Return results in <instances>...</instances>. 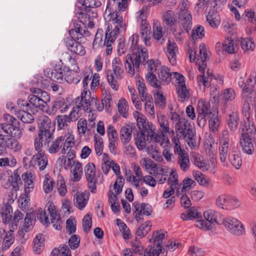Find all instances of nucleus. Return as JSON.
<instances>
[{
    "label": "nucleus",
    "instance_id": "obj_61",
    "mask_svg": "<svg viewBox=\"0 0 256 256\" xmlns=\"http://www.w3.org/2000/svg\"><path fill=\"white\" fill-rule=\"evenodd\" d=\"M58 190L62 196H64L67 192V188L64 180L62 176H59L57 181Z\"/></svg>",
    "mask_w": 256,
    "mask_h": 256
},
{
    "label": "nucleus",
    "instance_id": "obj_9",
    "mask_svg": "<svg viewBox=\"0 0 256 256\" xmlns=\"http://www.w3.org/2000/svg\"><path fill=\"white\" fill-rule=\"evenodd\" d=\"M164 236V233H160L158 231L154 232L152 238L150 240H154V244L147 246L144 252V256H160V254L162 252V240Z\"/></svg>",
    "mask_w": 256,
    "mask_h": 256
},
{
    "label": "nucleus",
    "instance_id": "obj_42",
    "mask_svg": "<svg viewBox=\"0 0 256 256\" xmlns=\"http://www.w3.org/2000/svg\"><path fill=\"white\" fill-rule=\"evenodd\" d=\"M138 89L140 96L142 98V100H149L151 96L147 93V88L144 80H139L138 81Z\"/></svg>",
    "mask_w": 256,
    "mask_h": 256
},
{
    "label": "nucleus",
    "instance_id": "obj_29",
    "mask_svg": "<svg viewBox=\"0 0 256 256\" xmlns=\"http://www.w3.org/2000/svg\"><path fill=\"white\" fill-rule=\"evenodd\" d=\"M1 144L2 146L4 148V152H5L6 148L16 152L22 148L17 140L13 138H8V136H6V138L4 142H1Z\"/></svg>",
    "mask_w": 256,
    "mask_h": 256
},
{
    "label": "nucleus",
    "instance_id": "obj_13",
    "mask_svg": "<svg viewBox=\"0 0 256 256\" xmlns=\"http://www.w3.org/2000/svg\"><path fill=\"white\" fill-rule=\"evenodd\" d=\"M228 132L224 130L220 138L219 144L220 158L222 162H224L228 156L230 155L231 148L230 147Z\"/></svg>",
    "mask_w": 256,
    "mask_h": 256
},
{
    "label": "nucleus",
    "instance_id": "obj_15",
    "mask_svg": "<svg viewBox=\"0 0 256 256\" xmlns=\"http://www.w3.org/2000/svg\"><path fill=\"white\" fill-rule=\"evenodd\" d=\"M174 74L178 80L176 88L178 100L180 102H182L189 98L190 96V92L184 84V76L182 74L176 72H175Z\"/></svg>",
    "mask_w": 256,
    "mask_h": 256
},
{
    "label": "nucleus",
    "instance_id": "obj_10",
    "mask_svg": "<svg viewBox=\"0 0 256 256\" xmlns=\"http://www.w3.org/2000/svg\"><path fill=\"white\" fill-rule=\"evenodd\" d=\"M38 123L40 136H45L47 138H52L54 129L52 124L50 118L48 116L42 114L39 116Z\"/></svg>",
    "mask_w": 256,
    "mask_h": 256
},
{
    "label": "nucleus",
    "instance_id": "obj_46",
    "mask_svg": "<svg viewBox=\"0 0 256 256\" xmlns=\"http://www.w3.org/2000/svg\"><path fill=\"white\" fill-rule=\"evenodd\" d=\"M174 73L170 72V69L168 68L162 66L158 72V77L162 81L168 84L172 80V74L175 76Z\"/></svg>",
    "mask_w": 256,
    "mask_h": 256
},
{
    "label": "nucleus",
    "instance_id": "obj_28",
    "mask_svg": "<svg viewBox=\"0 0 256 256\" xmlns=\"http://www.w3.org/2000/svg\"><path fill=\"white\" fill-rule=\"evenodd\" d=\"M167 56L172 65L174 66L176 64V54L178 52V48L175 42H171L168 40L167 46Z\"/></svg>",
    "mask_w": 256,
    "mask_h": 256
},
{
    "label": "nucleus",
    "instance_id": "obj_6",
    "mask_svg": "<svg viewBox=\"0 0 256 256\" xmlns=\"http://www.w3.org/2000/svg\"><path fill=\"white\" fill-rule=\"evenodd\" d=\"M112 71L108 70L107 71V79L109 84L114 90L118 89V84L117 80L122 78L124 73V68L122 60L119 58H115L112 61Z\"/></svg>",
    "mask_w": 256,
    "mask_h": 256
},
{
    "label": "nucleus",
    "instance_id": "obj_27",
    "mask_svg": "<svg viewBox=\"0 0 256 256\" xmlns=\"http://www.w3.org/2000/svg\"><path fill=\"white\" fill-rule=\"evenodd\" d=\"M88 192L76 193L74 196V204L80 210L86 206L88 200Z\"/></svg>",
    "mask_w": 256,
    "mask_h": 256
},
{
    "label": "nucleus",
    "instance_id": "obj_7",
    "mask_svg": "<svg viewBox=\"0 0 256 256\" xmlns=\"http://www.w3.org/2000/svg\"><path fill=\"white\" fill-rule=\"evenodd\" d=\"M4 118L7 123H2L0 125L4 132L10 134L12 137L19 138L22 136V132L19 128L18 120L10 114L4 115Z\"/></svg>",
    "mask_w": 256,
    "mask_h": 256
},
{
    "label": "nucleus",
    "instance_id": "obj_14",
    "mask_svg": "<svg viewBox=\"0 0 256 256\" xmlns=\"http://www.w3.org/2000/svg\"><path fill=\"white\" fill-rule=\"evenodd\" d=\"M222 224L228 231L235 235L240 236L244 232L242 223L234 218L228 217L224 218L222 221Z\"/></svg>",
    "mask_w": 256,
    "mask_h": 256
},
{
    "label": "nucleus",
    "instance_id": "obj_58",
    "mask_svg": "<svg viewBox=\"0 0 256 256\" xmlns=\"http://www.w3.org/2000/svg\"><path fill=\"white\" fill-rule=\"evenodd\" d=\"M16 160L14 158H0V166L1 167H14L16 164Z\"/></svg>",
    "mask_w": 256,
    "mask_h": 256
},
{
    "label": "nucleus",
    "instance_id": "obj_41",
    "mask_svg": "<svg viewBox=\"0 0 256 256\" xmlns=\"http://www.w3.org/2000/svg\"><path fill=\"white\" fill-rule=\"evenodd\" d=\"M82 78V76L78 72L71 71L70 70L69 72L65 73L64 80L70 84H78Z\"/></svg>",
    "mask_w": 256,
    "mask_h": 256
},
{
    "label": "nucleus",
    "instance_id": "obj_11",
    "mask_svg": "<svg viewBox=\"0 0 256 256\" xmlns=\"http://www.w3.org/2000/svg\"><path fill=\"white\" fill-rule=\"evenodd\" d=\"M70 68L66 66H57L54 70L46 68L44 70V75L53 81L62 83L64 81L65 73L69 72Z\"/></svg>",
    "mask_w": 256,
    "mask_h": 256
},
{
    "label": "nucleus",
    "instance_id": "obj_1",
    "mask_svg": "<svg viewBox=\"0 0 256 256\" xmlns=\"http://www.w3.org/2000/svg\"><path fill=\"white\" fill-rule=\"evenodd\" d=\"M136 122L140 132H138L135 140L136 144L140 150L145 148L146 141L162 144V138L160 134L156 133L154 125L150 124L142 116H138Z\"/></svg>",
    "mask_w": 256,
    "mask_h": 256
},
{
    "label": "nucleus",
    "instance_id": "obj_57",
    "mask_svg": "<svg viewBox=\"0 0 256 256\" xmlns=\"http://www.w3.org/2000/svg\"><path fill=\"white\" fill-rule=\"evenodd\" d=\"M117 224L120 228V230L122 233L123 238L125 240H128L130 238V232L126 225L120 220H116Z\"/></svg>",
    "mask_w": 256,
    "mask_h": 256
},
{
    "label": "nucleus",
    "instance_id": "obj_5",
    "mask_svg": "<svg viewBox=\"0 0 256 256\" xmlns=\"http://www.w3.org/2000/svg\"><path fill=\"white\" fill-rule=\"evenodd\" d=\"M242 129V136L240 138V144L244 152L251 154L254 152V148L252 141L256 135V132L253 125L248 126L246 124L240 128Z\"/></svg>",
    "mask_w": 256,
    "mask_h": 256
},
{
    "label": "nucleus",
    "instance_id": "obj_50",
    "mask_svg": "<svg viewBox=\"0 0 256 256\" xmlns=\"http://www.w3.org/2000/svg\"><path fill=\"white\" fill-rule=\"evenodd\" d=\"M146 78L147 82L149 84L155 88L157 89H160V82L158 80L156 76L152 72H148L146 75Z\"/></svg>",
    "mask_w": 256,
    "mask_h": 256
},
{
    "label": "nucleus",
    "instance_id": "obj_18",
    "mask_svg": "<svg viewBox=\"0 0 256 256\" xmlns=\"http://www.w3.org/2000/svg\"><path fill=\"white\" fill-rule=\"evenodd\" d=\"M194 132L192 126L186 119H182L176 124V134H180V138L182 139L186 138L188 136H190Z\"/></svg>",
    "mask_w": 256,
    "mask_h": 256
},
{
    "label": "nucleus",
    "instance_id": "obj_55",
    "mask_svg": "<svg viewBox=\"0 0 256 256\" xmlns=\"http://www.w3.org/2000/svg\"><path fill=\"white\" fill-rule=\"evenodd\" d=\"M9 180L10 182L14 188L18 187L19 184H22V180L20 176L19 170L18 169L14 170V172L12 174Z\"/></svg>",
    "mask_w": 256,
    "mask_h": 256
},
{
    "label": "nucleus",
    "instance_id": "obj_53",
    "mask_svg": "<svg viewBox=\"0 0 256 256\" xmlns=\"http://www.w3.org/2000/svg\"><path fill=\"white\" fill-rule=\"evenodd\" d=\"M40 136V134H38V137H36L34 139V148L35 150L37 151V152H42V142L45 140L46 142L49 143L50 140L52 138H47L45 136Z\"/></svg>",
    "mask_w": 256,
    "mask_h": 256
},
{
    "label": "nucleus",
    "instance_id": "obj_45",
    "mask_svg": "<svg viewBox=\"0 0 256 256\" xmlns=\"http://www.w3.org/2000/svg\"><path fill=\"white\" fill-rule=\"evenodd\" d=\"M18 202L19 206L22 210H27L30 206V194H26V192H24V193L22 194L20 196Z\"/></svg>",
    "mask_w": 256,
    "mask_h": 256
},
{
    "label": "nucleus",
    "instance_id": "obj_26",
    "mask_svg": "<svg viewBox=\"0 0 256 256\" xmlns=\"http://www.w3.org/2000/svg\"><path fill=\"white\" fill-rule=\"evenodd\" d=\"M178 155V163L179 166L184 172L187 171L190 166V162L188 153L185 150L179 152L176 154Z\"/></svg>",
    "mask_w": 256,
    "mask_h": 256
},
{
    "label": "nucleus",
    "instance_id": "obj_16",
    "mask_svg": "<svg viewBox=\"0 0 256 256\" xmlns=\"http://www.w3.org/2000/svg\"><path fill=\"white\" fill-rule=\"evenodd\" d=\"M90 92L89 90H84L81 94V100L80 102V109L82 108L86 112H91L92 110V106L97 105L98 99L95 98H91Z\"/></svg>",
    "mask_w": 256,
    "mask_h": 256
},
{
    "label": "nucleus",
    "instance_id": "obj_56",
    "mask_svg": "<svg viewBox=\"0 0 256 256\" xmlns=\"http://www.w3.org/2000/svg\"><path fill=\"white\" fill-rule=\"evenodd\" d=\"M118 111L123 117L126 118L128 116V106L127 104L126 100L124 98H121L118 104Z\"/></svg>",
    "mask_w": 256,
    "mask_h": 256
},
{
    "label": "nucleus",
    "instance_id": "obj_12",
    "mask_svg": "<svg viewBox=\"0 0 256 256\" xmlns=\"http://www.w3.org/2000/svg\"><path fill=\"white\" fill-rule=\"evenodd\" d=\"M132 205L133 210L135 213L134 218L138 222H142L144 220L143 215L150 216L152 212V208L148 203L140 204L138 201H135Z\"/></svg>",
    "mask_w": 256,
    "mask_h": 256
},
{
    "label": "nucleus",
    "instance_id": "obj_47",
    "mask_svg": "<svg viewBox=\"0 0 256 256\" xmlns=\"http://www.w3.org/2000/svg\"><path fill=\"white\" fill-rule=\"evenodd\" d=\"M2 248L6 250L14 242V231L10 230L8 232H6L4 238L2 240Z\"/></svg>",
    "mask_w": 256,
    "mask_h": 256
},
{
    "label": "nucleus",
    "instance_id": "obj_21",
    "mask_svg": "<svg viewBox=\"0 0 256 256\" xmlns=\"http://www.w3.org/2000/svg\"><path fill=\"white\" fill-rule=\"evenodd\" d=\"M48 164V158L44 152L35 154L31 158L30 166H34L37 165L40 170H43Z\"/></svg>",
    "mask_w": 256,
    "mask_h": 256
},
{
    "label": "nucleus",
    "instance_id": "obj_59",
    "mask_svg": "<svg viewBox=\"0 0 256 256\" xmlns=\"http://www.w3.org/2000/svg\"><path fill=\"white\" fill-rule=\"evenodd\" d=\"M58 126L60 129L64 128L72 122L67 115H60L56 117Z\"/></svg>",
    "mask_w": 256,
    "mask_h": 256
},
{
    "label": "nucleus",
    "instance_id": "obj_38",
    "mask_svg": "<svg viewBox=\"0 0 256 256\" xmlns=\"http://www.w3.org/2000/svg\"><path fill=\"white\" fill-rule=\"evenodd\" d=\"M44 238L42 234H38L34 239V250L35 254H39L44 248Z\"/></svg>",
    "mask_w": 256,
    "mask_h": 256
},
{
    "label": "nucleus",
    "instance_id": "obj_34",
    "mask_svg": "<svg viewBox=\"0 0 256 256\" xmlns=\"http://www.w3.org/2000/svg\"><path fill=\"white\" fill-rule=\"evenodd\" d=\"M212 78H215V75L208 72L206 76L204 75V74L198 76V83L200 86L202 85L204 87H209L210 85Z\"/></svg>",
    "mask_w": 256,
    "mask_h": 256
},
{
    "label": "nucleus",
    "instance_id": "obj_23",
    "mask_svg": "<svg viewBox=\"0 0 256 256\" xmlns=\"http://www.w3.org/2000/svg\"><path fill=\"white\" fill-rule=\"evenodd\" d=\"M22 178L24 183V192L26 194H30L34 188L35 174L31 172H25L22 174Z\"/></svg>",
    "mask_w": 256,
    "mask_h": 256
},
{
    "label": "nucleus",
    "instance_id": "obj_24",
    "mask_svg": "<svg viewBox=\"0 0 256 256\" xmlns=\"http://www.w3.org/2000/svg\"><path fill=\"white\" fill-rule=\"evenodd\" d=\"M136 129L134 124L123 126L120 131V138L124 144H128L131 140L132 132Z\"/></svg>",
    "mask_w": 256,
    "mask_h": 256
},
{
    "label": "nucleus",
    "instance_id": "obj_33",
    "mask_svg": "<svg viewBox=\"0 0 256 256\" xmlns=\"http://www.w3.org/2000/svg\"><path fill=\"white\" fill-rule=\"evenodd\" d=\"M239 118L236 112H232L227 118V124L232 132L235 131L238 126Z\"/></svg>",
    "mask_w": 256,
    "mask_h": 256
},
{
    "label": "nucleus",
    "instance_id": "obj_51",
    "mask_svg": "<svg viewBox=\"0 0 256 256\" xmlns=\"http://www.w3.org/2000/svg\"><path fill=\"white\" fill-rule=\"evenodd\" d=\"M163 20L170 26L174 25L176 22L174 12L170 10L166 12L163 14Z\"/></svg>",
    "mask_w": 256,
    "mask_h": 256
},
{
    "label": "nucleus",
    "instance_id": "obj_22",
    "mask_svg": "<svg viewBox=\"0 0 256 256\" xmlns=\"http://www.w3.org/2000/svg\"><path fill=\"white\" fill-rule=\"evenodd\" d=\"M179 20L182 28L188 33L192 26V16L188 10H182L179 12Z\"/></svg>",
    "mask_w": 256,
    "mask_h": 256
},
{
    "label": "nucleus",
    "instance_id": "obj_36",
    "mask_svg": "<svg viewBox=\"0 0 256 256\" xmlns=\"http://www.w3.org/2000/svg\"><path fill=\"white\" fill-rule=\"evenodd\" d=\"M12 206L8 204L4 205L2 209L1 214L3 222L5 224L9 223L12 220Z\"/></svg>",
    "mask_w": 256,
    "mask_h": 256
},
{
    "label": "nucleus",
    "instance_id": "obj_60",
    "mask_svg": "<svg viewBox=\"0 0 256 256\" xmlns=\"http://www.w3.org/2000/svg\"><path fill=\"white\" fill-rule=\"evenodd\" d=\"M229 198V196L224 194H221L217 198L216 204L219 208L222 209H226L227 208Z\"/></svg>",
    "mask_w": 256,
    "mask_h": 256
},
{
    "label": "nucleus",
    "instance_id": "obj_49",
    "mask_svg": "<svg viewBox=\"0 0 256 256\" xmlns=\"http://www.w3.org/2000/svg\"><path fill=\"white\" fill-rule=\"evenodd\" d=\"M206 20L210 26L212 28H216L220 24V20L218 16L214 12H210L206 17Z\"/></svg>",
    "mask_w": 256,
    "mask_h": 256
},
{
    "label": "nucleus",
    "instance_id": "obj_54",
    "mask_svg": "<svg viewBox=\"0 0 256 256\" xmlns=\"http://www.w3.org/2000/svg\"><path fill=\"white\" fill-rule=\"evenodd\" d=\"M241 47L244 52H252L255 48V44L252 40L249 38H242Z\"/></svg>",
    "mask_w": 256,
    "mask_h": 256
},
{
    "label": "nucleus",
    "instance_id": "obj_64",
    "mask_svg": "<svg viewBox=\"0 0 256 256\" xmlns=\"http://www.w3.org/2000/svg\"><path fill=\"white\" fill-rule=\"evenodd\" d=\"M235 98V92L232 88H226L224 90L222 95L220 96V100L226 102L228 100H232Z\"/></svg>",
    "mask_w": 256,
    "mask_h": 256
},
{
    "label": "nucleus",
    "instance_id": "obj_40",
    "mask_svg": "<svg viewBox=\"0 0 256 256\" xmlns=\"http://www.w3.org/2000/svg\"><path fill=\"white\" fill-rule=\"evenodd\" d=\"M196 210H187L186 213L183 212L180 214V218L184 220H192L194 219L202 220V216Z\"/></svg>",
    "mask_w": 256,
    "mask_h": 256
},
{
    "label": "nucleus",
    "instance_id": "obj_48",
    "mask_svg": "<svg viewBox=\"0 0 256 256\" xmlns=\"http://www.w3.org/2000/svg\"><path fill=\"white\" fill-rule=\"evenodd\" d=\"M158 119L162 133L164 134L168 132L170 127L168 119L164 114H161L158 116Z\"/></svg>",
    "mask_w": 256,
    "mask_h": 256
},
{
    "label": "nucleus",
    "instance_id": "obj_20",
    "mask_svg": "<svg viewBox=\"0 0 256 256\" xmlns=\"http://www.w3.org/2000/svg\"><path fill=\"white\" fill-rule=\"evenodd\" d=\"M64 42L68 48L72 52L80 56H84L86 54L84 48L81 44V40L76 42L70 37L64 39Z\"/></svg>",
    "mask_w": 256,
    "mask_h": 256
},
{
    "label": "nucleus",
    "instance_id": "obj_19",
    "mask_svg": "<svg viewBox=\"0 0 256 256\" xmlns=\"http://www.w3.org/2000/svg\"><path fill=\"white\" fill-rule=\"evenodd\" d=\"M70 106L69 102L66 100L64 98L60 99L53 102L52 106L48 108L46 112L50 115L53 116L58 110L60 112H65L68 108Z\"/></svg>",
    "mask_w": 256,
    "mask_h": 256
},
{
    "label": "nucleus",
    "instance_id": "obj_32",
    "mask_svg": "<svg viewBox=\"0 0 256 256\" xmlns=\"http://www.w3.org/2000/svg\"><path fill=\"white\" fill-rule=\"evenodd\" d=\"M30 91L32 94H35L38 97H40V100L45 106L47 104V103L50 102V96L48 92L37 88H32Z\"/></svg>",
    "mask_w": 256,
    "mask_h": 256
},
{
    "label": "nucleus",
    "instance_id": "obj_31",
    "mask_svg": "<svg viewBox=\"0 0 256 256\" xmlns=\"http://www.w3.org/2000/svg\"><path fill=\"white\" fill-rule=\"evenodd\" d=\"M222 48L226 52L230 54L236 52L238 48L236 42L231 38H228L224 42Z\"/></svg>",
    "mask_w": 256,
    "mask_h": 256
},
{
    "label": "nucleus",
    "instance_id": "obj_4",
    "mask_svg": "<svg viewBox=\"0 0 256 256\" xmlns=\"http://www.w3.org/2000/svg\"><path fill=\"white\" fill-rule=\"evenodd\" d=\"M148 58V54L145 48L138 47L132 50L131 54H127L125 58V68L128 72L134 75L135 71L139 72L140 65H146V60Z\"/></svg>",
    "mask_w": 256,
    "mask_h": 256
},
{
    "label": "nucleus",
    "instance_id": "obj_63",
    "mask_svg": "<svg viewBox=\"0 0 256 256\" xmlns=\"http://www.w3.org/2000/svg\"><path fill=\"white\" fill-rule=\"evenodd\" d=\"M92 225V214L90 213H88L82 220V227L86 233L87 234L90 232Z\"/></svg>",
    "mask_w": 256,
    "mask_h": 256
},
{
    "label": "nucleus",
    "instance_id": "obj_44",
    "mask_svg": "<svg viewBox=\"0 0 256 256\" xmlns=\"http://www.w3.org/2000/svg\"><path fill=\"white\" fill-rule=\"evenodd\" d=\"M204 26L202 25L197 24L193 28L190 36L192 40H196L204 37Z\"/></svg>",
    "mask_w": 256,
    "mask_h": 256
},
{
    "label": "nucleus",
    "instance_id": "obj_2",
    "mask_svg": "<svg viewBox=\"0 0 256 256\" xmlns=\"http://www.w3.org/2000/svg\"><path fill=\"white\" fill-rule=\"evenodd\" d=\"M110 14V23L105 33L104 40L103 43V46H106V52L107 55L112 53V45L114 44L120 31L126 30V24L124 22L122 17L120 16V12H115Z\"/></svg>",
    "mask_w": 256,
    "mask_h": 256
},
{
    "label": "nucleus",
    "instance_id": "obj_3",
    "mask_svg": "<svg viewBox=\"0 0 256 256\" xmlns=\"http://www.w3.org/2000/svg\"><path fill=\"white\" fill-rule=\"evenodd\" d=\"M210 107V103L206 101L202 100L198 102L196 108L198 124L200 128H202L206 124V120H208L210 130L215 132L218 130L220 122L218 112L212 111Z\"/></svg>",
    "mask_w": 256,
    "mask_h": 256
},
{
    "label": "nucleus",
    "instance_id": "obj_39",
    "mask_svg": "<svg viewBox=\"0 0 256 256\" xmlns=\"http://www.w3.org/2000/svg\"><path fill=\"white\" fill-rule=\"evenodd\" d=\"M63 141L64 140L62 138V136L58 137L49 146L48 152L50 154H56L60 150H62L63 147Z\"/></svg>",
    "mask_w": 256,
    "mask_h": 256
},
{
    "label": "nucleus",
    "instance_id": "obj_25",
    "mask_svg": "<svg viewBox=\"0 0 256 256\" xmlns=\"http://www.w3.org/2000/svg\"><path fill=\"white\" fill-rule=\"evenodd\" d=\"M68 32L70 36V38L76 42L78 41L84 36H88L89 33L88 31L86 30L85 26L83 28L78 24H74V28L70 30Z\"/></svg>",
    "mask_w": 256,
    "mask_h": 256
},
{
    "label": "nucleus",
    "instance_id": "obj_37",
    "mask_svg": "<svg viewBox=\"0 0 256 256\" xmlns=\"http://www.w3.org/2000/svg\"><path fill=\"white\" fill-rule=\"evenodd\" d=\"M152 31L154 38L159 42L160 44H162L166 42V38L163 37L162 27L160 24H154Z\"/></svg>",
    "mask_w": 256,
    "mask_h": 256
},
{
    "label": "nucleus",
    "instance_id": "obj_62",
    "mask_svg": "<svg viewBox=\"0 0 256 256\" xmlns=\"http://www.w3.org/2000/svg\"><path fill=\"white\" fill-rule=\"evenodd\" d=\"M151 32V28L149 24L146 20H142L140 31L141 36H147L148 35H150Z\"/></svg>",
    "mask_w": 256,
    "mask_h": 256
},
{
    "label": "nucleus",
    "instance_id": "obj_52",
    "mask_svg": "<svg viewBox=\"0 0 256 256\" xmlns=\"http://www.w3.org/2000/svg\"><path fill=\"white\" fill-rule=\"evenodd\" d=\"M39 98L35 94H30L28 96V102L30 104H31L36 108L43 110L46 106L40 101Z\"/></svg>",
    "mask_w": 256,
    "mask_h": 256
},
{
    "label": "nucleus",
    "instance_id": "obj_43",
    "mask_svg": "<svg viewBox=\"0 0 256 256\" xmlns=\"http://www.w3.org/2000/svg\"><path fill=\"white\" fill-rule=\"evenodd\" d=\"M152 226L150 221L148 220L146 222L138 228L136 234L140 238H143L150 230Z\"/></svg>",
    "mask_w": 256,
    "mask_h": 256
},
{
    "label": "nucleus",
    "instance_id": "obj_35",
    "mask_svg": "<svg viewBox=\"0 0 256 256\" xmlns=\"http://www.w3.org/2000/svg\"><path fill=\"white\" fill-rule=\"evenodd\" d=\"M28 110H16V115L20 119L22 122L25 123H32L34 120V118L32 115L28 112Z\"/></svg>",
    "mask_w": 256,
    "mask_h": 256
},
{
    "label": "nucleus",
    "instance_id": "obj_17",
    "mask_svg": "<svg viewBox=\"0 0 256 256\" xmlns=\"http://www.w3.org/2000/svg\"><path fill=\"white\" fill-rule=\"evenodd\" d=\"M84 172L88 186L91 189V192L95 193L97 180L96 178V167L94 164L92 162L88 163L85 166Z\"/></svg>",
    "mask_w": 256,
    "mask_h": 256
},
{
    "label": "nucleus",
    "instance_id": "obj_8",
    "mask_svg": "<svg viewBox=\"0 0 256 256\" xmlns=\"http://www.w3.org/2000/svg\"><path fill=\"white\" fill-rule=\"evenodd\" d=\"M220 215V213L214 210H206L204 212V216L206 220L202 219L196 220L195 226L205 231L211 230L213 228V225L221 224L218 220V216Z\"/></svg>",
    "mask_w": 256,
    "mask_h": 256
},
{
    "label": "nucleus",
    "instance_id": "obj_30",
    "mask_svg": "<svg viewBox=\"0 0 256 256\" xmlns=\"http://www.w3.org/2000/svg\"><path fill=\"white\" fill-rule=\"evenodd\" d=\"M242 94L244 98L243 111L244 110L246 112V116H247L246 113H248V116L247 118V119L248 121L250 118L249 110L250 109L251 106H253L255 103V97L252 96V94L250 93H246V94L242 93Z\"/></svg>",
    "mask_w": 256,
    "mask_h": 256
}]
</instances>
